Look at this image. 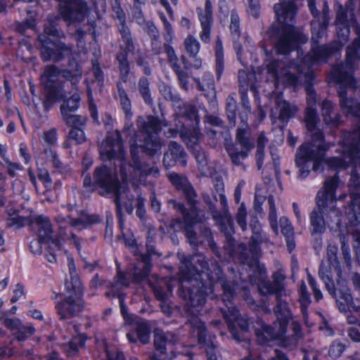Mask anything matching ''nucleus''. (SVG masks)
Segmentation results:
<instances>
[{"mask_svg": "<svg viewBox=\"0 0 360 360\" xmlns=\"http://www.w3.org/2000/svg\"><path fill=\"white\" fill-rule=\"evenodd\" d=\"M299 295H300V307H301V311L302 314V316L304 319V321L306 323V325H308L307 323V306L310 304L311 300H310V295L309 293L307 291V288L306 284L303 281H301L300 286H299Z\"/></svg>", "mask_w": 360, "mask_h": 360, "instance_id": "39", "label": "nucleus"}, {"mask_svg": "<svg viewBox=\"0 0 360 360\" xmlns=\"http://www.w3.org/2000/svg\"><path fill=\"white\" fill-rule=\"evenodd\" d=\"M202 198L203 202L206 204L209 210L212 214V217H216L218 216V213H219L217 209V207L215 205V202L217 201L216 195H214L213 198H212L208 193L203 192L202 193Z\"/></svg>", "mask_w": 360, "mask_h": 360, "instance_id": "55", "label": "nucleus"}, {"mask_svg": "<svg viewBox=\"0 0 360 360\" xmlns=\"http://www.w3.org/2000/svg\"><path fill=\"white\" fill-rule=\"evenodd\" d=\"M120 182L117 174L112 169L102 165L95 167L93 177L89 173H86L83 180V186L90 193L98 190L101 196H104L105 193L119 184Z\"/></svg>", "mask_w": 360, "mask_h": 360, "instance_id": "13", "label": "nucleus"}, {"mask_svg": "<svg viewBox=\"0 0 360 360\" xmlns=\"http://www.w3.org/2000/svg\"><path fill=\"white\" fill-rule=\"evenodd\" d=\"M139 131L136 134V143L130 146L131 163L130 167L134 170L140 172L141 176L153 175L156 176L159 174V169L157 167H148L144 165L139 155V148L150 156H154L160 153L161 143L159 134L163 126H166L165 120H160L157 116L148 115L146 120H139Z\"/></svg>", "mask_w": 360, "mask_h": 360, "instance_id": "4", "label": "nucleus"}, {"mask_svg": "<svg viewBox=\"0 0 360 360\" xmlns=\"http://www.w3.org/2000/svg\"><path fill=\"white\" fill-rule=\"evenodd\" d=\"M68 293L63 300L56 303V309L60 320H66L77 316L84 307V288L70 287L65 289Z\"/></svg>", "mask_w": 360, "mask_h": 360, "instance_id": "15", "label": "nucleus"}, {"mask_svg": "<svg viewBox=\"0 0 360 360\" xmlns=\"http://www.w3.org/2000/svg\"><path fill=\"white\" fill-rule=\"evenodd\" d=\"M137 89L144 103L152 107L153 105V99L150 88L149 79L146 77H141L138 81Z\"/></svg>", "mask_w": 360, "mask_h": 360, "instance_id": "37", "label": "nucleus"}, {"mask_svg": "<svg viewBox=\"0 0 360 360\" xmlns=\"http://www.w3.org/2000/svg\"><path fill=\"white\" fill-rule=\"evenodd\" d=\"M68 63L66 68L60 69L55 65L45 67L41 79L44 86L45 98L43 106L45 111H49L56 102L64 97V85L57 77L61 75L72 86H76L82 75V70L77 60L71 56L67 57Z\"/></svg>", "mask_w": 360, "mask_h": 360, "instance_id": "5", "label": "nucleus"}, {"mask_svg": "<svg viewBox=\"0 0 360 360\" xmlns=\"http://www.w3.org/2000/svg\"><path fill=\"white\" fill-rule=\"evenodd\" d=\"M346 348V345L340 342L338 340H335L332 342L330 345L328 354L331 358L336 359L342 354Z\"/></svg>", "mask_w": 360, "mask_h": 360, "instance_id": "54", "label": "nucleus"}, {"mask_svg": "<svg viewBox=\"0 0 360 360\" xmlns=\"http://www.w3.org/2000/svg\"><path fill=\"white\" fill-rule=\"evenodd\" d=\"M199 20L202 27V31L200 33V39L204 43H209L210 41V31L211 25L212 23V15L210 14L204 13L201 10L198 12Z\"/></svg>", "mask_w": 360, "mask_h": 360, "instance_id": "36", "label": "nucleus"}, {"mask_svg": "<svg viewBox=\"0 0 360 360\" xmlns=\"http://www.w3.org/2000/svg\"><path fill=\"white\" fill-rule=\"evenodd\" d=\"M319 30L316 32V38L317 37H322L324 36L326 30L327 29L328 22H329V17L328 15V9L323 10V13L321 14V17L319 18Z\"/></svg>", "mask_w": 360, "mask_h": 360, "instance_id": "56", "label": "nucleus"}, {"mask_svg": "<svg viewBox=\"0 0 360 360\" xmlns=\"http://www.w3.org/2000/svg\"><path fill=\"white\" fill-rule=\"evenodd\" d=\"M87 337L84 333L78 334L71 338V340L63 346L64 352L68 356H75L83 347L86 341Z\"/></svg>", "mask_w": 360, "mask_h": 360, "instance_id": "31", "label": "nucleus"}, {"mask_svg": "<svg viewBox=\"0 0 360 360\" xmlns=\"http://www.w3.org/2000/svg\"><path fill=\"white\" fill-rule=\"evenodd\" d=\"M84 130V128L70 129L66 139L63 143V148L70 149L72 145H80L84 143L86 139Z\"/></svg>", "mask_w": 360, "mask_h": 360, "instance_id": "34", "label": "nucleus"}, {"mask_svg": "<svg viewBox=\"0 0 360 360\" xmlns=\"http://www.w3.org/2000/svg\"><path fill=\"white\" fill-rule=\"evenodd\" d=\"M340 241L341 243V255L344 259L345 264L348 269H351L352 266V257L350 252V248L349 246V238L348 236L344 234L340 235Z\"/></svg>", "mask_w": 360, "mask_h": 360, "instance_id": "45", "label": "nucleus"}, {"mask_svg": "<svg viewBox=\"0 0 360 360\" xmlns=\"http://www.w3.org/2000/svg\"><path fill=\"white\" fill-rule=\"evenodd\" d=\"M223 290L222 302L220 312L227 323L229 330L237 342L245 341V334L249 331V322L247 319L242 317L239 311L232 302L231 300L236 294V284L233 281H223L221 282Z\"/></svg>", "mask_w": 360, "mask_h": 360, "instance_id": "7", "label": "nucleus"}, {"mask_svg": "<svg viewBox=\"0 0 360 360\" xmlns=\"http://www.w3.org/2000/svg\"><path fill=\"white\" fill-rule=\"evenodd\" d=\"M338 186V179L336 176L327 179L323 187L316 193V205L322 209L328 205L329 202L335 200V190Z\"/></svg>", "mask_w": 360, "mask_h": 360, "instance_id": "26", "label": "nucleus"}, {"mask_svg": "<svg viewBox=\"0 0 360 360\" xmlns=\"http://www.w3.org/2000/svg\"><path fill=\"white\" fill-rule=\"evenodd\" d=\"M159 91L166 101H171L173 107L174 104L179 103L181 99L179 94L173 92L172 87L167 83L162 82L159 86Z\"/></svg>", "mask_w": 360, "mask_h": 360, "instance_id": "46", "label": "nucleus"}, {"mask_svg": "<svg viewBox=\"0 0 360 360\" xmlns=\"http://www.w3.org/2000/svg\"><path fill=\"white\" fill-rule=\"evenodd\" d=\"M248 91L246 85L238 89L240 95L238 103L233 96H229L226 99V115L231 127L236 126L237 115L240 123L248 122V117L252 113V108L248 96Z\"/></svg>", "mask_w": 360, "mask_h": 360, "instance_id": "16", "label": "nucleus"}, {"mask_svg": "<svg viewBox=\"0 0 360 360\" xmlns=\"http://www.w3.org/2000/svg\"><path fill=\"white\" fill-rule=\"evenodd\" d=\"M80 100L81 98L78 93H74L68 98H65V95L64 94V97L59 101H63L60 105L61 114L75 112L79 108Z\"/></svg>", "mask_w": 360, "mask_h": 360, "instance_id": "38", "label": "nucleus"}, {"mask_svg": "<svg viewBox=\"0 0 360 360\" xmlns=\"http://www.w3.org/2000/svg\"><path fill=\"white\" fill-rule=\"evenodd\" d=\"M111 6L115 13L114 18L119 21L117 27L124 44V46H120L115 60L119 63L121 78L126 82L129 71V53H134L135 46L130 29L127 25L126 14L121 6L120 1L112 0Z\"/></svg>", "mask_w": 360, "mask_h": 360, "instance_id": "8", "label": "nucleus"}, {"mask_svg": "<svg viewBox=\"0 0 360 360\" xmlns=\"http://www.w3.org/2000/svg\"><path fill=\"white\" fill-rule=\"evenodd\" d=\"M174 344V336L170 338L161 329L155 328L153 331V345L160 356L167 355V345Z\"/></svg>", "mask_w": 360, "mask_h": 360, "instance_id": "27", "label": "nucleus"}, {"mask_svg": "<svg viewBox=\"0 0 360 360\" xmlns=\"http://www.w3.org/2000/svg\"><path fill=\"white\" fill-rule=\"evenodd\" d=\"M193 154L200 166L207 165V158L205 153L201 150L199 146H195L193 148Z\"/></svg>", "mask_w": 360, "mask_h": 360, "instance_id": "63", "label": "nucleus"}, {"mask_svg": "<svg viewBox=\"0 0 360 360\" xmlns=\"http://www.w3.org/2000/svg\"><path fill=\"white\" fill-rule=\"evenodd\" d=\"M146 198L141 195H139L136 198V215L140 219L145 218L146 209H145Z\"/></svg>", "mask_w": 360, "mask_h": 360, "instance_id": "62", "label": "nucleus"}, {"mask_svg": "<svg viewBox=\"0 0 360 360\" xmlns=\"http://www.w3.org/2000/svg\"><path fill=\"white\" fill-rule=\"evenodd\" d=\"M68 266L70 274V281L65 282V289H70V287L83 288L79 277L76 271L74 259L71 257H68Z\"/></svg>", "mask_w": 360, "mask_h": 360, "instance_id": "41", "label": "nucleus"}, {"mask_svg": "<svg viewBox=\"0 0 360 360\" xmlns=\"http://www.w3.org/2000/svg\"><path fill=\"white\" fill-rule=\"evenodd\" d=\"M151 271H145V267L136 264L130 273V278L134 283H141L150 274Z\"/></svg>", "mask_w": 360, "mask_h": 360, "instance_id": "48", "label": "nucleus"}, {"mask_svg": "<svg viewBox=\"0 0 360 360\" xmlns=\"http://www.w3.org/2000/svg\"><path fill=\"white\" fill-rule=\"evenodd\" d=\"M353 240L356 260L360 265V231L356 229L353 231Z\"/></svg>", "mask_w": 360, "mask_h": 360, "instance_id": "64", "label": "nucleus"}, {"mask_svg": "<svg viewBox=\"0 0 360 360\" xmlns=\"http://www.w3.org/2000/svg\"><path fill=\"white\" fill-rule=\"evenodd\" d=\"M172 70L177 77L179 84L181 86V88L188 91L189 90L188 73L186 72V70L181 69L180 65L174 67V68H172Z\"/></svg>", "mask_w": 360, "mask_h": 360, "instance_id": "50", "label": "nucleus"}, {"mask_svg": "<svg viewBox=\"0 0 360 360\" xmlns=\"http://www.w3.org/2000/svg\"><path fill=\"white\" fill-rule=\"evenodd\" d=\"M130 284V279L124 272L120 270L117 271V275L115 277V281L108 282L107 288L112 290L113 292V297L124 295L121 291L124 288L128 287Z\"/></svg>", "mask_w": 360, "mask_h": 360, "instance_id": "32", "label": "nucleus"}, {"mask_svg": "<svg viewBox=\"0 0 360 360\" xmlns=\"http://www.w3.org/2000/svg\"><path fill=\"white\" fill-rule=\"evenodd\" d=\"M298 110L297 107L285 100H281L280 98L276 99V107L272 109L270 117L273 123L276 120L279 121L278 127L283 129L288 123L289 120L293 117Z\"/></svg>", "mask_w": 360, "mask_h": 360, "instance_id": "21", "label": "nucleus"}, {"mask_svg": "<svg viewBox=\"0 0 360 360\" xmlns=\"http://www.w3.org/2000/svg\"><path fill=\"white\" fill-rule=\"evenodd\" d=\"M360 187L359 176L355 171H352L349 188L351 191V202L347 208V214L349 221L354 225L360 224Z\"/></svg>", "mask_w": 360, "mask_h": 360, "instance_id": "20", "label": "nucleus"}, {"mask_svg": "<svg viewBox=\"0 0 360 360\" xmlns=\"http://www.w3.org/2000/svg\"><path fill=\"white\" fill-rule=\"evenodd\" d=\"M184 44L186 50L191 57L195 58V56H197V54L200 51V45L199 41L195 37L189 35L185 39Z\"/></svg>", "mask_w": 360, "mask_h": 360, "instance_id": "51", "label": "nucleus"}, {"mask_svg": "<svg viewBox=\"0 0 360 360\" xmlns=\"http://www.w3.org/2000/svg\"><path fill=\"white\" fill-rule=\"evenodd\" d=\"M296 0H279L274 6V11L282 27L272 24L267 31L268 37L274 41L278 55L287 56L291 51H297L300 55L299 46L307 41V37L299 27L295 26V17L297 7Z\"/></svg>", "mask_w": 360, "mask_h": 360, "instance_id": "3", "label": "nucleus"}, {"mask_svg": "<svg viewBox=\"0 0 360 360\" xmlns=\"http://www.w3.org/2000/svg\"><path fill=\"white\" fill-rule=\"evenodd\" d=\"M218 224L219 231L224 233L228 241L232 239L235 233L234 221L229 213H218V216L213 217Z\"/></svg>", "mask_w": 360, "mask_h": 360, "instance_id": "28", "label": "nucleus"}, {"mask_svg": "<svg viewBox=\"0 0 360 360\" xmlns=\"http://www.w3.org/2000/svg\"><path fill=\"white\" fill-rule=\"evenodd\" d=\"M249 268L253 271V274H249L250 281H252L253 277H262L266 274V269L264 266L260 264L257 261L250 264Z\"/></svg>", "mask_w": 360, "mask_h": 360, "instance_id": "58", "label": "nucleus"}, {"mask_svg": "<svg viewBox=\"0 0 360 360\" xmlns=\"http://www.w3.org/2000/svg\"><path fill=\"white\" fill-rule=\"evenodd\" d=\"M230 32L231 39L240 38V19L237 12L235 10L231 12V22H230Z\"/></svg>", "mask_w": 360, "mask_h": 360, "instance_id": "49", "label": "nucleus"}, {"mask_svg": "<svg viewBox=\"0 0 360 360\" xmlns=\"http://www.w3.org/2000/svg\"><path fill=\"white\" fill-rule=\"evenodd\" d=\"M273 281H262L258 286L259 292L262 295H273L276 296V304L278 301L284 302L281 299V292L284 288V280L285 277L279 271L273 274Z\"/></svg>", "mask_w": 360, "mask_h": 360, "instance_id": "24", "label": "nucleus"}, {"mask_svg": "<svg viewBox=\"0 0 360 360\" xmlns=\"http://www.w3.org/2000/svg\"><path fill=\"white\" fill-rule=\"evenodd\" d=\"M168 178L178 190H182L188 205L198 203L196 192L186 178L175 172L169 174Z\"/></svg>", "mask_w": 360, "mask_h": 360, "instance_id": "25", "label": "nucleus"}, {"mask_svg": "<svg viewBox=\"0 0 360 360\" xmlns=\"http://www.w3.org/2000/svg\"><path fill=\"white\" fill-rule=\"evenodd\" d=\"M291 330L292 333L290 335L285 334L282 338V346L290 349L296 347L298 340L302 337L301 326L298 322H292Z\"/></svg>", "mask_w": 360, "mask_h": 360, "instance_id": "35", "label": "nucleus"}, {"mask_svg": "<svg viewBox=\"0 0 360 360\" xmlns=\"http://www.w3.org/2000/svg\"><path fill=\"white\" fill-rule=\"evenodd\" d=\"M255 147V140L248 122H239L236 129L235 142L226 146V150L231 162L236 166L243 165V161L249 156Z\"/></svg>", "mask_w": 360, "mask_h": 360, "instance_id": "12", "label": "nucleus"}, {"mask_svg": "<svg viewBox=\"0 0 360 360\" xmlns=\"http://www.w3.org/2000/svg\"><path fill=\"white\" fill-rule=\"evenodd\" d=\"M215 71L216 78L219 81L223 74L224 69V48L222 41L219 36H217L214 46Z\"/></svg>", "mask_w": 360, "mask_h": 360, "instance_id": "33", "label": "nucleus"}, {"mask_svg": "<svg viewBox=\"0 0 360 360\" xmlns=\"http://www.w3.org/2000/svg\"><path fill=\"white\" fill-rule=\"evenodd\" d=\"M59 15L60 17L53 15L47 18L44 34H39L37 38L38 49L44 62L59 63L72 55V45L62 41L65 38V34L59 24L60 19L63 18L60 13Z\"/></svg>", "mask_w": 360, "mask_h": 360, "instance_id": "6", "label": "nucleus"}, {"mask_svg": "<svg viewBox=\"0 0 360 360\" xmlns=\"http://www.w3.org/2000/svg\"><path fill=\"white\" fill-rule=\"evenodd\" d=\"M197 337L200 348L205 353L206 360H219L220 354L216 336L208 333L202 326L198 330Z\"/></svg>", "mask_w": 360, "mask_h": 360, "instance_id": "23", "label": "nucleus"}, {"mask_svg": "<svg viewBox=\"0 0 360 360\" xmlns=\"http://www.w3.org/2000/svg\"><path fill=\"white\" fill-rule=\"evenodd\" d=\"M174 108L175 114L188 122V128L185 127V134L197 139L199 134L200 117L196 106L181 99L179 103L174 104Z\"/></svg>", "mask_w": 360, "mask_h": 360, "instance_id": "17", "label": "nucleus"}, {"mask_svg": "<svg viewBox=\"0 0 360 360\" xmlns=\"http://www.w3.org/2000/svg\"><path fill=\"white\" fill-rule=\"evenodd\" d=\"M321 115L326 124L334 127L340 124V116L333 110L331 102L325 101L322 103Z\"/></svg>", "mask_w": 360, "mask_h": 360, "instance_id": "30", "label": "nucleus"}, {"mask_svg": "<svg viewBox=\"0 0 360 360\" xmlns=\"http://www.w3.org/2000/svg\"><path fill=\"white\" fill-rule=\"evenodd\" d=\"M123 191H124V187L122 186V183H120L107 193H105L103 196L108 197L111 194L114 195L113 202L115 205V214L120 225L123 224L122 205L121 202V196Z\"/></svg>", "mask_w": 360, "mask_h": 360, "instance_id": "29", "label": "nucleus"}, {"mask_svg": "<svg viewBox=\"0 0 360 360\" xmlns=\"http://www.w3.org/2000/svg\"><path fill=\"white\" fill-rule=\"evenodd\" d=\"M316 314L319 316L321 319V322L319 326V330L323 333V335L326 337H330L334 335V330L332 327L328 324L326 319L323 316L321 313Z\"/></svg>", "mask_w": 360, "mask_h": 360, "instance_id": "61", "label": "nucleus"}, {"mask_svg": "<svg viewBox=\"0 0 360 360\" xmlns=\"http://www.w3.org/2000/svg\"><path fill=\"white\" fill-rule=\"evenodd\" d=\"M311 21V37L310 52L300 60H292L288 65V71L285 73V83L288 86H296L299 83V75L306 78L305 91L307 107L304 110V122L308 131L311 132V141L300 145L295 153V163L297 171V178L304 179L311 170L315 171V89L313 80L315 78V36Z\"/></svg>", "mask_w": 360, "mask_h": 360, "instance_id": "2", "label": "nucleus"}, {"mask_svg": "<svg viewBox=\"0 0 360 360\" xmlns=\"http://www.w3.org/2000/svg\"><path fill=\"white\" fill-rule=\"evenodd\" d=\"M180 280L164 278L150 284L155 298L160 301L161 311L167 316L172 313L169 296L177 285L179 297L184 302L191 315L198 316L205 303L207 296L213 290L208 263L199 256L186 257L180 266Z\"/></svg>", "mask_w": 360, "mask_h": 360, "instance_id": "1", "label": "nucleus"}, {"mask_svg": "<svg viewBox=\"0 0 360 360\" xmlns=\"http://www.w3.org/2000/svg\"><path fill=\"white\" fill-rule=\"evenodd\" d=\"M194 81L199 91L212 90L214 91L215 90L214 77L210 72H205L203 75L202 82L199 77L194 78Z\"/></svg>", "mask_w": 360, "mask_h": 360, "instance_id": "44", "label": "nucleus"}, {"mask_svg": "<svg viewBox=\"0 0 360 360\" xmlns=\"http://www.w3.org/2000/svg\"><path fill=\"white\" fill-rule=\"evenodd\" d=\"M338 248L334 245H329L327 250L328 260L330 264V269L331 267L334 269L338 276L336 285L332 280V276L329 269H324L323 264H321L319 271V276L325 284L326 289L329 294L333 297H337L336 291L339 295V298L349 303L351 302V292L350 290L347 285L345 280L340 278L341 273L340 262L337 257Z\"/></svg>", "mask_w": 360, "mask_h": 360, "instance_id": "11", "label": "nucleus"}, {"mask_svg": "<svg viewBox=\"0 0 360 360\" xmlns=\"http://www.w3.org/2000/svg\"><path fill=\"white\" fill-rule=\"evenodd\" d=\"M246 216V209L244 203H242L238 209L236 221L243 231H245L247 229Z\"/></svg>", "mask_w": 360, "mask_h": 360, "instance_id": "57", "label": "nucleus"}, {"mask_svg": "<svg viewBox=\"0 0 360 360\" xmlns=\"http://www.w3.org/2000/svg\"><path fill=\"white\" fill-rule=\"evenodd\" d=\"M168 204L183 215V219H172L167 227L174 232L182 231L189 244L193 248L197 247L198 239L197 233L193 229V226L199 221L197 204L188 205L190 206L188 209L186 208L184 203L173 199L169 200Z\"/></svg>", "mask_w": 360, "mask_h": 360, "instance_id": "10", "label": "nucleus"}, {"mask_svg": "<svg viewBox=\"0 0 360 360\" xmlns=\"http://www.w3.org/2000/svg\"><path fill=\"white\" fill-rule=\"evenodd\" d=\"M136 335L138 340L143 345H146L150 341V326L146 321H139L136 323Z\"/></svg>", "mask_w": 360, "mask_h": 360, "instance_id": "40", "label": "nucleus"}, {"mask_svg": "<svg viewBox=\"0 0 360 360\" xmlns=\"http://www.w3.org/2000/svg\"><path fill=\"white\" fill-rule=\"evenodd\" d=\"M63 120L70 129L72 128H85L87 118L85 116L79 115H72L71 112L61 114Z\"/></svg>", "mask_w": 360, "mask_h": 360, "instance_id": "42", "label": "nucleus"}, {"mask_svg": "<svg viewBox=\"0 0 360 360\" xmlns=\"http://www.w3.org/2000/svg\"><path fill=\"white\" fill-rule=\"evenodd\" d=\"M267 139L264 133H260L257 139V150L255 153L256 165L257 169L260 170L262 167L264 160V148Z\"/></svg>", "mask_w": 360, "mask_h": 360, "instance_id": "43", "label": "nucleus"}, {"mask_svg": "<svg viewBox=\"0 0 360 360\" xmlns=\"http://www.w3.org/2000/svg\"><path fill=\"white\" fill-rule=\"evenodd\" d=\"M165 51L167 53L168 61L170 63L171 68H174L176 65H179V59L175 53L174 48L171 44H164Z\"/></svg>", "mask_w": 360, "mask_h": 360, "instance_id": "59", "label": "nucleus"}, {"mask_svg": "<svg viewBox=\"0 0 360 360\" xmlns=\"http://www.w3.org/2000/svg\"><path fill=\"white\" fill-rule=\"evenodd\" d=\"M342 158H330L326 160L328 167L343 169L352 165L360 167V125L356 127L348 135Z\"/></svg>", "mask_w": 360, "mask_h": 360, "instance_id": "14", "label": "nucleus"}, {"mask_svg": "<svg viewBox=\"0 0 360 360\" xmlns=\"http://www.w3.org/2000/svg\"><path fill=\"white\" fill-rule=\"evenodd\" d=\"M200 232L202 236L205 238L208 246L213 252V253H214L217 257L221 258L220 252L217 247L215 242L214 241V238L211 229L207 226H202Z\"/></svg>", "mask_w": 360, "mask_h": 360, "instance_id": "47", "label": "nucleus"}, {"mask_svg": "<svg viewBox=\"0 0 360 360\" xmlns=\"http://www.w3.org/2000/svg\"><path fill=\"white\" fill-rule=\"evenodd\" d=\"M276 320L272 325L262 324L261 328L255 330L257 342L261 345H269L278 340L282 345L283 336L286 333L291 314L286 302L278 301L274 307Z\"/></svg>", "mask_w": 360, "mask_h": 360, "instance_id": "9", "label": "nucleus"}, {"mask_svg": "<svg viewBox=\"0 0 360 360\" xmlns=\"http://www.w3.org/2000/svg\"><path fill=\"white\" fill-rule=\"evenodd\" d=\"M162 163L167 169L176 166L184 167L187 164V153L184 148L176 141H171L164 153Z\"/></svg>", "mask_w": 360, "mask_h": 360, "instance_id": "22", "label": "nucleus"}, {"mask_svg": "<svg viewBox=\"0 0 360 360\" xmlns=\"http://www.w3.org/2000/svg\"><path fill=\"white\" fill-rule=\"evenodd\" d=\"M122 136L117 131L115 139H107L106 144L101 148L100 155L103 160H117L120 161V172L122 178L127 176L124 170L125 160Z\"/></svg>", "mask_w": 360, "mask_h": 360, "instance_id": "18", "label": "nucleus"}, {"mask_svg": "<svg viewBox=\"0 0 360 360\" xmlns=\"http://www.w3.org/2000/svg\"><path fill=\"white\" fill-rule=\"evenodd\" d=\"M285 67V65L284 62L275 59L272 60L266 65L267 72L275 79L278 77L280 73H282Z\"/></svg>", "mask_w": 360, "mask_h": 360, "instance_id": "53", "label": "nucleus"}, {"mask_svg": "<svg viewBox=\"0 0 360 360\" xmlns=\"http://www.w3.org/2000/svg\"><path fill=\"white\" fill-rule=\"evenodd\" d=\"M37 229V236L44 244H48V251L56 252L61 249V243L58 238L53 236L50 219L42 215L37 216L33 222Z\"/></svg>", "mask_w": 360, "mask_h": 360, "instance_id": "19", "label": "nucleus"}, {"mask_svg": "<svg viewBox=\"0 0 360 360\" xmlns=\"http://www.w3.org/2000/svg\"><path fill=\"white\" fill-rule=\"evenodd\" d=\"M35 329L32 326H22L19 329L13 333L14 338L18 342L25 341L30 336L34 334Z\"/></svg>", "mask_w": 360, "mask_h": 360, "instance_id": "52", "label": "nucleus"}, {"mask_svg": "<svg viewBox=\"0 0 360 360\" xmlns=\"http://www.w3.org/2000/svg\"><path fill=\"white\" fill-rule=\"evenodd\" d=\"M280 224L281 233L284 236L285 238L294 236L293 228L288 219L285 217H281L280 219Z\"/></svg>", "mask_w": 360, "mask_h": 360, "instance_id": "60", "label": "nucleus"}]
</instances>
